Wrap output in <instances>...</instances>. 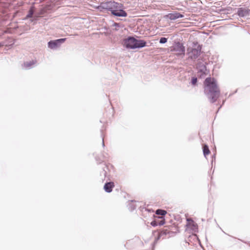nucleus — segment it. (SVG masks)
<instances>
[{
  "mask_svg": "<svg viewBox=\"0 0 250 250\" xmlns=\"http://www.w3.org/2000/svg\"><path fill=\"white\" fill-rule=\"evenodd\" d=\"M128 208L132 211L136 208V207L131 203L128 205Z\"/></svg>",
  "mask_w": 250,
  "mask_h": 250,
  "instance_id": "4be33fe9",
  "label": "nucleus"
},
{
  "mask_svg": "<svg viewBox=\"0 0 250 250\" xmlns=\"http://www.w3.org/2000/svg\"><path fill=\"white\" fill-rule=\"evenodd\" d=\"M3 46V44L1 43H0V47Z\"/></svg>",
  "mask_w": 250,
  "mask_h": 250,
  "instance_id": "a878e982",
  "label": "nucleus"
},
{
  "mask_svg": "<svg viewBox=\"0 0 250 250\" xmlns=\"http://www.w3.org/2000/svg\"><path fill=\"white\" fill-rule=\"evenodd\" d=\"M197 69L198 70V72L201 73V76L204 74H205L207 71V67L205 63L203 62H199L197 64Z\"/></svg>",
  "mask_w": 250,
  "mask_h": 250,
  "instance_id": "6e6552de",
  "label": "nucleus"
},
{
  "mask_svg": "<svg viewBox=\"0 0 250 250\" xmlns=\"http://www.w3.org/2000/svg\"><path fill=\"white\" fill-rule=\"evenodd\" d=\"M152 250H153V249Z\"/></svg>",
  "mask_w": 250,
  "mask_h": 250,
  "instance_id": "c85d7f7f",
  "label": "nucleus"
},
{
  "mask_svg": "<svg viewBox=\"0 0 250 250\" xmlns=\"http://www.w3.org/2000/svg\"><path fill=\"white\" fill-rule=\"evenodd\" d=\"M232 94H233L232 93V94H230L229 95V97H230V96H231Z\"/></svg>",
  "mask_w": 250,
  "mask_h": 250,
  "instance_id": "bb28decb",
  "label": "nucleus"
},
{
  "mask_svg": "<svg viewBox=\"0 0 250 250\" xmlns=\"http://www.w3.org/2000/svg\"><path fill=\"white\" fill-rule=\"evenodd\" d=\"M167 39L165 37H162L160 39L159 42L161 44L165 43L167 42Z\"/></svg>",
  "mask_w": 250,
  "mask_h": 250,
  "instance_id": "aec40b11",
  "label": "nucleus"
},
{
  "mask_svg": "<svg viewBox=\"0 0 250 250\" xmlns=\"http://www.w3.org/2000/svg\"><path fill=\"white\" fill-rule=\"evenodd\" d=\"M37 61L34 60H32L29 62H24L23 67L26 69H30L33 67L34 65L36 63Z\"/></svg>",
  "mask_w": 250,
  "mask_h": 250,
  "instance_id": "4468645a",
  "label": "nucleus"
},
{
  "mask_svg": "<svg viewBox=\"0 0 250 250\" xmlns=\"http://www.w3.org/2000/svg\"><path fill=\"white\" fill-rule=\"evenodd\" d=\"M136 39L132 36H128L124 40V45L128 49H134V44L135 43Z\"/></svg>",
  "mask_w": 250,
  "mask_h": 250,
  "instance_id": "39448f33",
  "label": "nucleus"
},
{
  "mask_svg": "<svg viewBox=\"0 0 250 250\" xmlns=\"http://www.w3.org/2000/svg\"><path fill=\"white\" fill-rule=\"evenodd\" d=\"M215 154H214L213 156H212V161H211V164L212 165L213 164V161H215Z\"/></svg>",
  "mask_w": 250,
  "mask_h": 250,
  "instance_id": "5701e85b",
  "label": "nucleus"
},
{
  "mask_svg": "<svg viewBox=\"0 0 250 250\" xmlns=\"http://www.w3.org/2000/svg\"><path fill=\"white\" fill-rule=\"evenodd\" d=\"M167 213V211L165 210L162 209H158L156 210V214L157 215H160L162 217L165 216Z\"/></svg>",
  "mask_w": 250,
  "mask_h": 250,
  "instance_id": "a211bd4d",
  "label": "nucleus"
},
{
  "mask_svg": "<svg viewBox=\"0 0 250 250\" xmlns=\"http://www.w3.org/2000/svg\"><path fill=\"white\" fill-rule=\"evenodd\" d=\"M170 231L167 229H162L159 233V236L157 238V240H155L156 243V241L160 239L161 237H162L163 236H166L167 234H169L170 233Z\"/></svg>",
  "mask_w": 250,
  "mask_h": 250,
  "instance_id": "2eb2a0df",
  "label": "nucleus"
},
{
  "mask_svg": "<svg viewBox=\"0 0 250 250\" xmlns=\"http://www.w3.org/2000/svg\"><path fill=\"white\" fill-rule=\"evenodd\" d=\"M65 40L66 38H62L55 40L50 41L47 43L48 47L51 49L55 50L59 48Z\"/></svg>",
  "mask_w": 250,
  "mask_h": 250,
  "instance_id": "20e7f679",
  "label": "nucleus"
},
{
  "mask_svg": "<svg viewBox=\"0 0 250 250\" xmlns=\"http://www.w3.org/2000/svg\"><path fill=\"white\" fill-rule=\"evenodd\" d=\"M237 14L239 17H246L250 15V9L245 8H238Z\"/></svg>",
  "mask_w": 250,
  "mask_h": 250,
  "instance_id": "423d86ee",
  "label": "nucleus"
},
{
  "mask_svg": "<svg viewBox=\"0 0 250 250\" xmlns=\"http://www.w3.org/2000/svg\"><path fill=\"white\" fill-rule=\"evenodd\" d=\"M187 220L188 222L191 221V222H192L193 223V220L191 218H188L187 219Z\"/></svg>",
  "mask_w": 250,
  "mask_h": 250,
  "instance_id": "393cba45",
  "label": "nucleus"
},
{
  "mask_svg": "<svg viewBox=\"0 0 250 250\" xmlns=\"http://www.w3.org/2000/svg\"><path fill=\"white\" fill-rule=\"evenodd\" d=\"M102 146L103 147H104L105 146V145H104V137H103V139H102Z\"/></svg>",
  "mask_w": 250,
  "mask_h": 250,
  "instance_id": "b1692460",
  "label": "nucleus"
},
{
  "mask_svg": "<svg viewBox=\"0 0 250 250\" xmlns=\"http://www.w3.org/2000/svg\"><path fill=\"white\" fill-rule=\"evenodd\" d=\"M167 17L170 20H175L178 18H183L184 16L182 14L175 12L171 13H169L167 15Z\"/></svg>",
  "mask_w": 250,
  "mask_h": 250,
  "instance_id": "0eeeda50",
  "label": "nucleus"
},
{
  "mask_svg": "<svg viewBox=\"0 0 250 250\" xmlns=\"http://www.w3.org/2000/svg\"><path fill=\"white\" fill-rule=\"evenodd\" d=\"M165 221L164 219L160 220V218H158V219H155L154 220H153L151 222L150 224L153 227H156L157 226H162L165 224Z\"/></svg>",
  "mask_w": 250,
  "mask_h": 250,
  "instance_id": "ddd939ff",
  "label": "nucleus"
},
{
  "mask_svg": "<svg viewBox=\"0 0 250 250\" xmlns=\"http://www.w3.org/2000/svg\"><path fill=\"white\" fill-rule=\"evenodd\" d=\"M112 26L115 27V30H118V28L121 27V24L119 23L114 22Z\"/></svg>",
  "mask_w": 250,
  "mask_h": 250,
  "instance_id": "412c9836",
  "label": "nucleus"
},
{
  "mask_svg": "<svg viewBox=\"0 0 250 250\" xmlns=\"http://www.w3.org/2000/svg\"><path fill=\"white\" fill-rule=\"evenodd\" d=\"M173 50L175 51L178 52L180 54H184L185 52V47L182 43L178 42L175 44L174 46Z\"/></svg>",
  "mask_w": 250,
  "mask_h": 250,
  "instance_id": "9d476101",
  "label": "nucleus"
},
{
  "mask_svg": "<svg viewBox=\"0 0 250 250\" xmlns=\"http://www.w3.org/2000/svg\"><path fill=\"white\" fill-rule=\"evenodd\" d=\"M35 12V7L34 6H31L27 15L26 16L25 19H27L33 17V15Z\"/></svg>",
  "mask_w": 250,
  "mask_h": 250,
  "instance_id": "dca6fc26",
  "label": "nucleus"
},
{
  "mask_svg": "<svg viewBox=\"0 0 250 250\" xmlns=\"http://www.w3.org/2000/svg\"><path fill=\"white\" fill-rule=\"evenodd\" d=\"M201 49L202 46L197 42H193L192 47H188L187 49L188 58L195 61L200 55Z\"/></svg>",
  "mask_w": 250,
  "mask_h": 250,
  "instance_id": "7ed1b4c3",
  "label": "nucleus"
},
{
  "mask_svg": "<svg viewBox=\"0 0 250 250\" xmlns=\"http://www.w3.org/2000/svg\"><path fill=\"white\" fill-rule=\"evenodd\" d=\"M108 169V167L105 164H104L102 167V170L100 172L101 180L103 181L107 176V170Z\"/></svg>",
  "mask_w": 250,
  "mask_h": 250,
  "instance_id": "f8f14e48",
  "label": "nucleus"
},
{
  "mask_svg": "<svg viewBox=\"0 0 250 250\" xmlns=\"http://www.w3.org/2000/svg\"><path fill=\"white\" fill-rule=\"evenodd\" d=\"M123 7L122 4L111 0L101 2L97 9L100 12L110 11L111 14L116 17H126L127 14L122 9Z\"/></svg>",
  "mask_w": 250,
  "mask_h": 250,
  "instance_id": "f03ea898",
  "label": "nucleus"
},
{
  "mask_svg": "<svg viewBox=\"0 0 250 250\" xmlns=\"http://www.w3.org/2000/svg\"><path fill=\"white\" fill-rule=\"evenodd\" d=\"M204 93L211 103H214L217 100L220 95V90L215 79L208 77L205 79Z\"/></svg>",
  "mask_w": 250,
  "mask_h": 250,
  "instance_id": "f257e3e1",
  "label": "nucleus"
},
{
  "mask_svg": "<svg viewBox=\"0 0 250 250\" xmlns=\"http://www.w3.org/2000/svg\"><path fill=\"white\" fill-rule=\"evenodd\" d=\"M146 45V42L143 40L136 39L135 43L134 44V49L141 48L145 47Z\"/></svg>",
  "mask_w": 250,
  "mask_h": 250,
  "instance_id": "9b49d317",
  "label": "nucleus"
},
{
  "mask_svg": "<svg viewBox=\"0 0 250 250\" xmlns=\"http://www.w3.org/2000/svg\"><path fill=\"white\" fill-rule=\"evenodd\" d=\"M114 183L113 182H106L104 186V191L107 193L112 192L113 188L114 187Z\"/></svg>",
  "mask_w": 250,
  "mask_h": 250,
  "instance_id": "1a4fd4ad",
  "label": "nucleus"
},
{
  "mask_svg": "<svg viewBox=\"0 0 250 250\" xmlns=\"http://www.w3.org/2000/svg\"><path fill=\"white\" fill-rule=\"evenodd\" d=\"M197 78L196 77H192L191 79L190 83L193 86H195L197 84Z\"/></svg>",
  "mask_w": 250,
  "mask_h": 250,
  "instance_id": "6ab92c4d",
  "label": "nucleus"
},
{
  "mask_svg": "<svg viewBox=\"0 0 250 250\" xmlns=\"http://www.w3.org/2000/svg\"><path fill=\"white\" fill-rule=\"evenodd\" d=\"M203 151L205 157H206L207 155H208L210 153V150L208 145H204L203 146Z\"/></svg>",
  "mask_w": 250,
  "mask_h": 250,
  "instance_id": "f3484780",
  "label": "nucleus"
},
{
  "mask_svg": "<svg viewBox=\"0 0 250 250\" xmlns=\"http://www.w3.org/2000/svg\"><path fill=\"white\" fill-rule=\"evenodd\" d=\"M193 226H194V227H196V225H195V224H193Z\"/></svg>",
  "mask_w": 250,
  "mask_h": 250,
  "instance_id": "cd10ccee",
  "label": "nucleus"
}]
</instances>
